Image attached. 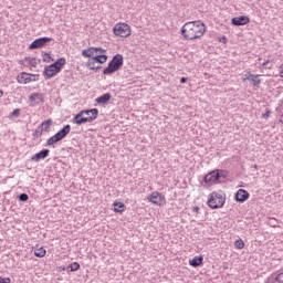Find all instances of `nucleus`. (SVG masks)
<instances>
[{"label":"nucleus","mask_w":283,"mask_h":283,"mask_svg":"<svg viewBox=\"0 0 283 283\" xmlns=\"http://www.w3.org/2000/svg\"><path fill=\"white\" fill-rule=\"evenodd\" d=\"M39 74H30L22 72L17 76V81L20 85H28V83H33L39 81Z\"/></svg>","instance_id":"7"},{"label":"nucleus","mask_w":283,"mask_h":283,"mask_svg":"<svg viewBox=\"0 0 283 283\" xmlns=\"http://www.w3.org/2000/svg\"><path fill=\"white\" fill-rule=\"evenodd\" d=\"M50 41H52V38H48V36L35 39L29 45V50H39L41 48H45V45H48V43H50Z\"/></svg>","instance_id":"8"},{"label":"nucleus","mask_w":283,"mask_h":283,"mask_svg":"<svg viewBox=\"0 0 283 283\" xmlns=\"http://www.w3.org/2000/svg\"><path fill=\"white\" fill-rule=\"evenodd\" d=\"M221 178H227V171L222 169H216L203 177V182H206V185H216V182H220Z\"/></svg>","instance_id":"4"},{"label":"nucleus","mask_w":283,"mask_h":283,"mask_svg":"<svg viewBox=\"0 0 283 283\" xmlns=\"http://www.w3.org/2000/svg\"><path fill=\"white\" fill-rule=\"evenodd\" d=\"M24 61L28 63V65H31V67H36V65H39L36 57H25Z\"/></svg>","instance_id":"27"},{"label":"nucleus","mask_w":283,"mask_h":283,"mask_svg":"<svg viewBox=\"0 0 283 283\" xmlns=\"http://www.w3.org/2000/svg\"><path fill=\"white\" fill-rule=\"evenodd\" d=\"M65 63H67L65 57L57 59L54 63L44 67L43 76H45V78H53V76H56V74L63 70Z\"/></svg>","instance_id":"2"},{"label":"nucleus","mask_w":283,"mask_h":283,"mask_svg":"<svg viewBox=\"0 0 283 283\" xmlns=\"http://www.w3.org/2000/svg\"><path fill=\"white\" fill-rule=\"evenodd\" d=\"M3 96V91L0 90V98Z\"/></svg>","instance_id":"42"},{"label":"nucleus","mask_w":283,"mask_h":283,"mask_svg":"<svg viewBox=\"0 0 283 283\" xmlns=\"http://www.w3.org/2000/svg\"><path fill=\"white\" fill-rule=\"evenodd\" d=\"M187 81H188V78H187V77H181V78H180V83H181V84L187 83Z\"/></svg>","instance_id":"40"},{"label":"nucleus","mask_w":283,"mask_h":283,"mask_svg":"<svg viewBox=\"0 0 283 283\" xmlns=\"http://www.w3.org/2000/svg\"><path fill=\"white\" fill-rule=\"evenodd\" d=\"M82 116H88L86 118H92V123L98 118V108L83 109L78 112Z\"/></svg>","instance_id":"12"},{"label":"nucleus","mask_w":283,"mask_h":283,"mask_svg":"<svg viewBox=\"0 0 283 283\" xmlns=\"http://www.w3.org/2000/svg\"><path fill=\"white\" fill-rule=\"evenodd\" d=\"M203 260L205 259L202 258V255L195 256L193 259L189 260V264L190 266H193V269H198V266H202Z\"/></svg>","instance_id":"20"},{"label":"nucleus","mask_w":283,"mask_h":283,"mask_svg":"<svg viewBox=\"0 0 283 283\" xmlns=\"http://www.w3.org/2000/svg\"><path fill=\"white\" fill-rule=\"evenodd\" d=\"M85 123H92V118L83 117L81 113H77L73 118L74 125H84Z\"/></svg>","instance_id":"15"},{"label":"nucleus","mask_w":283,"mask_h":283,"mask_svg":"<svg viewBox=\"0 0 283 283\" xmlns=\"http://www.w3.org/2000/svg\"><path fill=\"white\" fill-rule=\"evenodd\" d=\"M56 143H61V139L56 135H53L46 140L45 147H54Z\"/></svg>","instance_id":"22"},{"label":"nucleus","mask_w":283,"mask_h":283,"mask_svg":"<svg viewBox=\"0 0 283 283\" xmlns=\"http://www.w3.org/2000/svg\"><path fill=\"white\" fill-rule=\"evenodd\" d=\"M96 60H91L88 62H86V67H88V70H96Z\"/></svg>","instance_id":"29"},{"label":"nucleus","mask_w":283,"mask_h":283,"mask_svg":"<svg viewBox=\"0 0 283 283\" xmlns=\"http://www.w3.org/2000/svg\"><path fill=\"white\" fill-rule=\"evenodd\" d=\"M113 32L115 36H120L122 39H127V36H132V28L127 23H117L113 28Z\"/></svg>","instance_id":"6"},{"label":"nucleus","mask_w":283,"mask_h":283,"mask_svg":"<svg viewBox=\"0 0 283 283\" xmlns=\"http://www.w3.org/2000/svg\"><path fill=\"white\" fill-rule=\"evenodd\" d=\"M234 247H235V249H242L244 247V241L242 239H238L234 242Z\"/></svg>","instance_id":"31"},{"label":"nucleus","mask_w":283,"mask_h":283,"mask_svg":"<svg viewBox=\"0 0 283 283\" xmlns=\"http://www.w3.org/2000/svg\"><path fill=\"white\" fill-rule=\"evenodd\" d=\"M33 78H36V76H33Z\"/></svg>","instance_id":"43"},{"label":"nucleus","mask_w":283,"mask_h":283,"mask_svg":"<svg viewBox=\"0 0 283 283\" xmlns=\"http://www.w3.org/2000/svg\"><path fill=\"white\" fill-rule=\"evenodd\" d=\"M224 202H227V198L218 192H212L208 198V207L210 209H222L224 207Z\"/></svg>","instance_id":"5"},{"label":"nucleus","mask_w":283,"mask_h":283,"mask_svg":"<svg viewBox=\"0 0 283 283\" xmlns=\"http://www.w3.org/2000/svg\"><path fill=\"white\" fill-rule=\"evenodd\" d=\"M148 200L151 202V205H157V207H160L163 205V200H165V197L163 193L158 191H154L149 197Z\"/></svg>","instance_id":"10"},{"label":"nucleus","mask_w":283,"mask_h":283,"mask_svg":"<svg viewBox=\"0 0 283 283\" xmlns=\"http://www.w3.org/2000/svg\"><path fill=\"white\" fill-rule=\"evenodd\" d=\"M12 280H10V277H1L0 276V283H11Z\"/></svg>","instance_id":"35"},{"label":"nucleus","mask_w":283,"mask_h":283,"mask_svg":"<svg viewBox=\"0 0 283 283\" xmlns=\"http://www.w3.org/2000/svg\"><path fill=\"white\" fill-rule=\"evenodd\" d=\"M123 55L116 54L113 56V59L108 62L107 67L103 70L104 76H112V74H115V72H118L120 67H123Z\"/></svg>","instance_id":"3"},{"label":"nucleus","mask_w":283,"mask_h":283,"mask_svg":"<svg viewBox=\"0 0 283 283\" xmlns=\"http://www.w3.org/2000/svg\"><path fill=\"white\" fill-rule=\"evenodd\" d=\"M113 206L115 213H123V211L126 209V206L123 202H115Z\"/></svg>","instance_id":"23"},{"label":"nucleus","mask_w":283,"mask_h":283,"mask_svg":"<svg viewBox=\"0 0 283 283\" xmlns=\"http://www.w3.org/2000/svg\"><path fill=\"white\" fill-rule=\"evenodd\" d=\"M18 200H20V202H28V200H30V196H28V193L23 192V193L19 195Z\"/></svg>","instance_id":"30"},{"label":"nucleus","mask_w":283,"mask_h":283,"mask_svg":"<svg viewBox=\"0 0 283 283\" xmlns=\"http://www.w3.org/2000/svg\"><path fill=\"white\" fill-rule=\"evenodd\" d=\"M48 156H50V149L44 148L42 150H40L39 153L34 154L31 157L32 163H40V160H45V158H48Z\"/></svg>","instance_id":"11"},{"label":"nucleus","mask_w":283,"mask_h":283,"mask_svg":"<svg viewBox=\"0 0 283 283\" xmlns=\"http://www.w3.org/2000/svg\"><path fill=\"white\" fill-rule=\"evenodd\" d=\"M249 191L244 189H239L234 196V200L237 202H247V200H249Z\"/></svg>","instance_id":"14"},{"label":"nucleus","mask_w":283,"mask_h":283,"mask_svg":"<svg viewBox=\"0 0 283 283\" xmlns=\"http://www.w3.org/2000/svg\"><path fill=\"white\" fill-rule=\"evenodd\" d=\"M46 253H48V251L44 250V248H39V249L34 250L35 258H45Z\"/></svg>","instance_id":"25"},{"label":"nucleus","mask_w":283,"mask_h":283,"mask_svg":"<svg viewBox=\"0 0 283 283\" xmlns=\"http://www.w3.org/2000/svg\"><path fill=\"white\" fill-rule=\"evenodd\" d=\"M78 269H81V264H78V262H73L67 266V271H70L71 273H74V271H78Z\"/></svg>","instance_id":"26"},{"label":"nucleus","mask_w":283,"mask_h":283,"mask_svg":"<svg viewBox=\"0 0 283 283\" xmlns=\"http://www.w3.org/2000/svg\"><path fill=\"white\" fill-rule=\"evenodd\" d=\"M42 132H50V127H52V119H46L38 126Z\"/></svg>","instance_id":"21"},{"label":"nucleus","mask_w":283,"mask_h":283,"mask_svg":"<svg viewBox=\"0 0 283 283\" xmlns=\"http://www.w3.org/2000/svg\"><path fill=\"white\" fill-rule=\"evenodd\" d=\"M206 32H207V25H205V22L200 20L186 22L181 28V34L184 39H186L187 41L201 39V36H205Z\"/></svg>","instance_id":"1"},{"label":"nucleus","mask_w":283,"mask_h":283,"mask_svg":"<svg viewBox=\"0 0 283 283\" xmlns=\"http://www.w3.org/2000/svg\"><path fill=\"white\" fill-rule=\"evenodd\" d=\"M82 56H84L85 59H94V56H96V50L94 46L88 48V49H84L82 51Z\"/></svg>","instance_id":"18"},{"label":"nucleus","mask_w":283,"mask_h":283,"mask_svg":"<svg viewBox=\"0 0 283 283\" xmlns=\"http://www.w3.org/2000/svg\"><path fill=\"white\" fill-rule=\"evenodd\" d=\"M95 101L98 105H105L106 103H109V101H112V94L105 93L102 96L97 97Z\"/></svg>","instance_id":"19"},{"label":"nucleus","mask_w":283,"mask_h":283,"mask_svg":"<svg viewBox=\"0 0 283 283\" xmlns=\"http://www.w3.org/2000/svg\"><path fill=\"white\" fill-rule=\"evenodd\" d=\"M93 61H96L97 63H101V65H103V63H107V55L105 54L95 55L93 56Z\"/></svg>","instance_id":"24"},{"label":"nucleus","mask_w":283,"mask_h":283,"mask_svg":"<svg viewBox=\"0 0 283 283\" xmlns=\"http://www.w3.org/2000/svg\"><path fill=\"white\" fill-rule=\"evenodd\" d=\"M40 103H44L45 102V95L43 93H33L29 96V102H30V107H36V105H39Z\"/></svg>","instance_id":"9"},{"label":"nucleus","mask_w":283,"mask_h":283,"mask_svg":"<svg viewBox=\"0 0 283 283\" xmlns=\"http://www.w3.org/2000/svg\"><path fill=\"white\" fill-rule=\"evenodd\" d=\"M271 116V111H266L265 114H263V118H269Z\"/></svg>","instance_id":"38"},{"label":"nucleus","mask_w":283,"mask_h":283,"mask_svg":"<svg viewBox=\"0 0 283 283\" xmlns=\"http://www.w3.org/2000/svg\"><path fill=\"white\" fill-rule=\"evenodd\" d=\"M95 52H96V54H98V52H99L101 54H105V53L107 52V50H105V49H103V48H95Z\"/></svg>","instance_id":"34"},{"label":"nucleus","mask_w":283,"mask_h":283,"mask_svg":"<svg viewBox=\"0 0 283 283\" xmlns=\"http://www.w3.org/2000/svg\"><path fill=\"white\" fill-rule=\"evenodd\" d=\"M245 80L251 81L254 87H260V83H262V81L260 80V75H255L251 73L245 74Z\"/></svg>","instance_id":"16"},{"label":"nucleus","mask_w":283,"mask_h":283,"mask_svg":"<svg viewBox=\"0 0 283 283\" xmlns=\"http://www.w3.org/2000/svg\"><path fill=\"white\" fill-rule=\"evenodd\" d=\"M279 76L283 78V64L280 65Z\"/></svg>","instance_id":"36"},{"label":"nucleus","mask_w":283,"mask_h":283,"mask_svg":"<svg viewBox=\"0 0 283 283\" xmlns=\"http://www.w3.org/2000/svg\"><path fill=\"white\" fill-rule=\"evenodd\" d=\"M72 129V126H70V124L65 125L62 129H60L55 136L60 139L63 140V138H65L67 136V134H70Z\"/></svg>","instance_id":"17"},{"label":"nucleus","mask_w":283,"mask_h":283,"mask_svg":"<svg viewBox=\"0 0 283 283\" xmlns=\"http://www.w3.org/2000/svg\"><path fill=\"white\" fill-rule=\"evenodd\" d=\"M43 136L42 129L38 126L36 129L33 132L32 137L33 140H36V138H41Z\"/></svg>","instance_id":"28"},{"label":"nucleus","mask_w":283,"mask_h":283,"mask_svg":"<svg viewBox=\"0 0 283 283\" xmlns=\"http://www.w3.org/2000/svg\"><path fill=\"white\" fill-rule=\"evenodd\" d=\"M193 213H198L200 211V207L196 206L192 208Z\"/></svg>","instance_id":"39"},{"label":"nucleus","mask_w":283,"mask_h":283,"mask_svg":"<svg viewBox=\"0 0 283 283\" xmlns=\"http://www.w3.org/2000/svg\"><path fill=\"white\" fill-rule=\"evenodd\" d=\"M95 67H96V69H95V71H96V70H101L103 66H101V65H95Z\"/></svg>","instance_id":"41"},{"label":"nucleus","mask_w":283,"mask_h":283,"mask_svg":"<svg viewBox=\"0 0 283 283\" xmlns=\"http://www.w3.org/2000/svg\"><path fill=\"white\" fill-rule=\"evenodd\" d=\"M21 114V109H19V108H15L13 112H11V114H10V118H17V117H19V115Z\"/></svg>","instance_id":"32"},{"label":"nucleus","mask_w":283,"mask_h":283,"mask_svg":"<svg viewBox=\"0 0 283 283\" xmlns=\"http://www.w3.org/2000/svg\"><path fill=\"white\" fill-rule=\"evenodd\" d=\"M266 65H269V60L263 62L262 67H265V70H266V67H268V70H271V66H266Z\"/></svg>","instance_id":"37"},{"label":"nucleus","mask_w":283,"mask_h":283,"mask_svg":"<svg viewBox=\"0 0 283 283\" xmlns=\"http://www.w3.org/2000/svg\"><path fill=\"white\" fill-rule=\"evenodd\" d=\"M275 282L283 283V272L279 273L275 277Z\"/></svg>","instance_id":"33"},{"label":"nucleus","mask_w":283,"mask_h":283,"mask_svg":"<svg viewBox=\"0 0 283 283\" xmlns=\"http://www.w3.org/2000/svg\"><path fill=\"white\" fill-rule=\"evenodd\" d=\"M250 22H251V19H249V17L247 15L234 17L231 19L232 25H237V27L247 25Z\"/></svg>","instance_id":"13"}]
</instances>
